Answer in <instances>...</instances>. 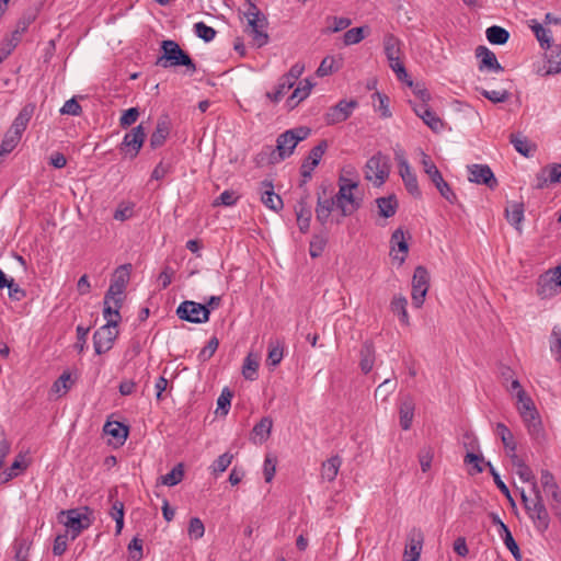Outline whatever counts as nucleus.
I'll use <instances>...</instances> for the list:
<instances>
[{
    "instance_id": "nucleus-27",
    "label": "nucleus",
    "mask_w": 561,
    "mask_h": 561,
    "mask_svg": "<svg viewBox=\"0 0 561 561\" xmlns=\"http://www.w3.org/2000/svg\"><path fill=\"white\" fill-rule=\"evenodd\" d=\"M170 134V123L167 117L158 119L156 129L150 136V147L152 149L160 148L165 142Z\"/></svg>"
},
{
    "instance_id": "nucleus-55",
    "label": "nucleus",
    "mask_w": 561,
    "mask_h": 561,
    "mask_svg": "<svg viewBox=\"0 0 561 561\" xmlns=\"http://www.w3.org/2000/svg\"><path fill=\"white\" fill-rule=\"evenodd\" d=\"M546 172H548V179H543L542 182L538 183L539 188H542L548 181L550 183H561V164L548 165Z\"/></svg>"
},
{
    "instance_id": "nucleus-62",
    "label": "nucleus",
    "mask_w": 561,
    "mask_h": 561,
    "mask_svg": "<svg viewBox=\"0 0 561 561\" xmlns=\"http://www.w3.org/2000/svg\"><path fill=\"white\" fill-rule=\"evenodd\" d=\"M364 27H354L344 33L343 42L345 45H354L364 38Z\"/></svg>"
},
{
    "instance_id": "nucleus-17",
    "label": "nucleus",
    "mask_w": 561,
    "mask_h": 561,
    "mask_svg": "<svg viewBox=\"0 0 561 561\" xmlns=\"http://www.w3.org/2000/svg\"><path fill=\"white\" fill-rule=\"evenodd\" d=\"M469 181L477 184H484L494 190L497 186V180L488 164L468 165Z\"/></svg>"
},
{
    "instance_id": "nucleus-47",
    "label": "nucleus",
    "mask_w": 561,
    "mask_h": 561,
    "mask_svg": "<svg viewBox=\"0 0 561 561\" xmlns=\"http://www.w3.org/2000/svg\"><path fill=\"white\" fill-rule=\"evenodd\" d=\"M259 368V360L252 357V354H249L243 364L242 375L248 380L256 379V373Z\"/></svg>"
},
{
    "instance_id": "nucleus-31",
    "label": "nucleus",
    "mask_w": 561,
    "mask_h": 561,
    "mask_svg": "<svg viewBox=\"0 0 561 561\" xmlns=\"http://www.w3.org/2000/svg\"><path fill=\"white\" fill-rule=\"evenodd\" d=\"M21 131L15 130L12 126L7 130L0 145V157L13 151L22 138Z\"/></svg>"
},
{
    "instance_id": "nucleus-45",
    "label": "nucleus",
    "mask_w": 561,
    "mask_h": 561,
    "mask_svg": "<svg viewBox=\"0 0 561 561\" xmlns=\"http://www.w3.org/2000/svg\"><path fill=\"white\" fill-rule=\"evenodd\" d=\"M510 139L517 152H519L524 157H529L531 154L533 148L526 137L512 134L510 136Z\"/></svg>"
},
{
    "instance_id": "nucleus-41",
    "label": "nucleus",
    "mask_w": 561,
    "mask_h": 561,
    "mask_svg": "<svg viewBox=\"0 0 561 561\" xmlns=\"http://www.w3.org/2000/svg\"><path fill=\"white\" fill-rule=\"evenodd\" d=\"M184 477V466L183 463H178L173 469L161 477V483L164 485L173 486L182 481Z\"/></svg>"
},
{
    "instance_id": "nucleus-44",
    "label": "nucleus",
    "mask_w": 561,
    "mask_h": 561,
    "mask_svg": "<svg viewBox=\"0 0 561 561\" xmlns=\"http://www.w3.org/2000/svg\"><path fill=\"white\" fill-rule=\"evenodd\" d=\"M548 75L561 72V45H556L549 55L548 59Z\"/></svg>"
},
{
    "instance_id": "nucleus-7",
    "label": "nucleus",
    "mask_w": 561,
    "mask_h": 561,
    "mask_svg": "<svg viewBox=\"0 0 561 561\" xmlns=\"http://www.w3.org/2000/svg\"><path fill=\"white\" fill-rule=\"evenodd\" d=\"M428 288L430 274L426 267L419 265L415 267L412 278V302L415 308L423 306Z\"/></svg>"
},
{
    "instance_id": "nucleus-61",
    "label": "nucleus",
    "mask_w": 561,
    "mask_h": 561,
    "mask_svg": "<svg viewBox=\"0 0 561 561\" xmlns=\"http://www.w3.org/2000/svg\"><path fill=\"white\" fill-rule=\"evenodd\" d=\"M481 94L493 103H503L510 98V92L506 90H482Z\"/></svg>"
},
{
    "instance_id": "nucleus-40",
    "label": "nucleus",
    "mask_w": 561,
    "mask_h": 561,
    "mask_svg": "<svg viewBox=\"0 0 561 561\" xmlns=\"http://www.w3.org/2000/svg\"><path fill=\"white\" fill-rule=\"evenodd\" d=\"M272 426H273L272 419L268 416H265V417H262L260 420V422L254 425L252 433L255 436L260 437V443H263L270 437Z\"/></svg>"
},
{
    "instance_id": "nucleus-11",
    "label": "nucleus",
    "mask_w": 561,
    "mask_h": 561,
    "mask_svg": "<svg viewBox=\"0 0 561 561\" xmlns=\"http://www.w3.org/2000/svg\"><path fill=\"white\" fill-rule=\"evenodd\" d=\"M396 160L398 161L399 174L402 178L407 191L413 197H421V191L417 184V179L412 168L409 165L404 154L396 151Z\"/></svg>"
},
{
    "instance_id": "nucleus-51",
    "label": "nucleus",
    "mask_w": 561,
    "mask_h": 561,
    "mask_svg": "<svg viewBox=\"0 0 561 561\" xmlns=\"http://www.w3.org/2000/svg\"><path fill=\"white\" fill-rule=\"evenodd\" d=\"M496 433L501 437V440H502L505 449L513 450L515 439H514V436H513L512 432L510 431V428L503 423H497L496 424Z\"/></svg>"
},
{
    "instance_id": "nucleus-20",
    "label": "nucleus",
    "mask_w": 561,
    "mask_h": 561,
    "mask_svg": "<svg viewBox=\"0 0 561 561\" xmlns=\"http://www.w3.org/2000/svg\"><path fill=\"white\" fill-rule=\"evenodd\" d=\"M520 416L526 425L529 436L538 443L543 442L546 434L538 411L534 410L531 412H524Z\"/></svg>"
},
{
    "instance_id": "nucleus-3",
    "label": "nucleus",
    "mask_w": 561,
    "mask_h": 561,
    "mask_svg": "<svg viewBox=\"0 0 561 561\" xmlns=\"http://www.w3.org/2000/svg\"><path fill=\"white\" fill-rule=\"evenodd\" d=\"M424 172L427 174L432 183L435 185L442 197H444L450 204L457 203V196L449 186V184L443 179L440 171L437 169L433 160L426 153L422 152V161Z\"/></svg>"
},
{
    "instance_id": "nucleus-30",
    "label": "nucleus",
    "mask_w": 561,
    "mask_h": 561,
    "mask_svg": "<svg viewBox=\"0 0 561 561\" xmlns=\"http://www.w3.org/2000/svg\"><path fill=\"white\" fill-rule=\"evenodd\" d=\"M34 112H35V104L34 103L25 104L21 108V111L18 114V116L14 118V121H13L11 126L15 130L24 133V130L26 129V127H27L32 116L34 115Z\"/></svg>"
},
{
    "instance_id": "nucleus-43",
    "label": "nucleus",
    "mask_w": 561,
    "mask_h": 561,
    "mask_svg": "<svg viewBox=\"0 0 561 561\" xmlns=\"http://www.w3.org/2000/svg\"><path fill=\"white\" fill-rule=\"evenodd\" d=\"M531 30L537 38V41L540 43V46L542 48H549L551 43V32L548 28H545L541 24L537 23L536 21H533Z\"/></svg>"
},
{
    "instance_id": "nucleus-5",
    "label": "nucleus",
    "mask_w": 561,
    "mask_h": 561,
    "mask_svg": "<svg viewBox=\"0 0 561 561\" xmlns=\"http://www.w3.org/2000/svg\"><path fill=\"white\" fill-rule=\"evenodd\" d=\"M118 335L117 320L108 319L107 322L98 329L93 334L94 350L98 355L108 352Z\"/></svg>"
},
{
    "instance_id": "nucleus-64",
    "label": "nucleus",
    "mask_w": 561,
    "mask_h": 561,
    "mask_svg": "<svg viewBox=\"0 0 561 561\" xmlns=\"http://www.w3.org/2000/svg\"><path fill=\"white\" fill-rule=\"evenodd\" d=\"M336 70L335 59L332 56H327L321 61L319 68L317 69V75L319 77H325Z\"/></svg>"
},
{
    "instance_id": "nucleus-37",
    "label": "nucleus",
    "mask_w": 561,
    "mask_h": 561,
    "mask_svg": "<svg viewBox=\"0 0 561 561\" xmlns=\"http://www.w3.org/2000/svg\"><path fill=\"white\" fill-rule=\"evenodd\" d=\"M378 80L377 78H370L367 80L366 88L367 90H374L373 94V105L378 108L380 115L382 117L386 116V105H385V96L377 90Z\"/></svg>"
},
{
    "instance_id": "nucleus-22",
    "label": "nucleus",
    "mask_w": 561,
    "mask_h": 561,
    "mask_svg": "<svg viewBox=\"0 0 561 561\" xmlns=\"http://www.w3.org/2000/svg\"><path fill=\"white\" fill-rule=\"evenodd\" d=\"M60 515L67 516L64 524L73 533L72 538H76L83 529H87L91 525L90 518L78 510L61 512Z\"/></svg>"
},
{
    "instance_id": "nucleus-46",
    "label": "nucleus",
    "mask_w": 561,
    "mask_h": 561,
    "mask_svg": "<svg viewBox=\"0 0 561 561\" xmlns=\"http://www.w3.org/2000/svg\"><path fill=\"white\" fill-rule=\"evenodd\" d=\"M31 542L25 538H20L14 541V559L15 561H27Z\"/></svg>"
},
{
    "instance_id": "nucleus-15",
    "label": "nucleus",
    "mask_w": 561,
    "mask_h": 561,
    "mask_svg": "<svg viewBox=\"0 0 561 561\" xmlns=\"http://www.w3.org/2000/svg\"><path fill=\"white\" fill-rule=\"evenodd\" d=\"M130 271L131 264H124L115 270L110 288L106 291V298L121 297L129 282Z\"/></svg>"
},
{
    "instance_id": "nucleus-25",
    "label": "nucleus",
    "mask_w": 561,
    "mask_h": 561,
    "mask_svg": "<svg viewBox=\"0 0 561 561\" xmlns=\"http://www.w3.org/2000/svg\"><path fill=\"white\" fill-rule=\"evenodd\" d=\"M297 216V224L301 232H306L309 229L311 220V206L309 204V193L305 191L304 195L295 208Z\"/></svg>"
},
{
    "instance_id": "nucleus-38",
    "label": "nucleus",
    "mask_w": 561,
    "mask_h": 561,
    "mask_svg": "<svg viewBox=\"0 0 561 561\" xmlns=\"http://www.w3.org/2000/svg\"><path fill=\"white\" fill-rule=\"evenodd\" d=\"M284 345L280 341H271L268 343L267 364L270 366H277L283 359Z\"/></svg>"
},
{
    "instance_id": "nucleus-48",
    "label": "nucleus",
    "mask_w": 561,
    "mask_h": 561,
    "mask_svg": "<svg viewBox=\"0 0 561 561\" xmlns=\"http://www.w3.org/2000/svg\"><path fill=\"white\" fill-rule=\"evenodd\" d=\"M485 466L489 468L491 476L493 477L494 483L500 489V491L505 495V497L510 501V503L514 506L515 502L511 495L510 489L503 482L497 471L494 469L490 461L485 462Z\"/></svg>"
},
{
    "instance_id": "nucleus-59",
    "label": "nucleus",
    "mask_w": 561,
    "mask_h": 561,
    "mask_svg": "<svg viewBox=\"0 0 561 561\" xmlns=\"http://www.w3.org/2000/svg\"><path fill=\"white\" fill-rule=\"evenodd\" d=\"M239 196L234 191L222 192L213 203L214 206H232L237 203Z\"/></svg>"
},
{
    "instance_id": "nucleus-19",
    "label": "nucleus",
    "mask_w": 561,
    "mask_h": 561,
    "mask_svg": "<svg viewBox=\"0 0 561 561\" xmlns=\"http://www.w3.org/2000/svg\"><path fill=\"white\" fill-rule=\"evenodd\" d=\"M526 512L538 531L545 533L549 528L550 517L543 500L531 501Z\"/></svg>"
},
{
    "instance_id": "nucleus-18",
    "label": "nucleus",
    "mask_w": 561,
    "mask_h": 561,
    "mask_svg": "<svg viewBox=\"0 0 561 561\" xmlns=\"http://www.w3.org/2000/svg\"><path fill=\"white\" fill-rule=\"evenodd\" d=\"M424 535L421 529L413 528L409 535L404 548L403 561H420Z\"/></svg>"
},
{
    "instance_id": "nucleus-21",
    "label": "nucleus",
    "mask_w": 561,
    "mask_h": 561,
    "mask_svg": "<svg viewBox=\"0 0 561 561\" xmlns=\"http://www.w3.org/2000/svg\"><path fill=\"white\" fill-rule=\"evenodd\" d=\"M520 416L526 425L529 436L538 443L543 442L546 434L538 411L534 410L531 412H524Z\"/></svg>"
},
{
    "instance_id": "nucleus-14",
    "label": "nucleus",
    "mask_w": 561,
    "mask_h": 561,
    "mask_svg": "<svg viewBox=\"0 0 561 561\" xmlns=\"http://www.w3.org/2000/svg\"><path fill=\"white\" fill-rule=\"evenodd\" d=\"M327 148H328L327 140H321L316 147H313L311 149V151L309 152V156L302 162L301 168H300V173L302 176V180L299 184L300 187L305 186L307 181L309 179H311L312 171L319 164Z\"/></svg>"
},
{
    "instance_id": "nucleus-63",
    "label": "nucleus",
    "mask_w": 561,
    "mask_h": 561,
    "mask_svg": "<svg viewBox=\"0 0 561 561\" xmlns=\"http://www.w3.org/2000/svg\"><path fill=\"white\" fill-rule=\"evenodd\" d=\"M219 346V341L216 336H213L207 345L199 352L198 359L202 362L208 360L217 351Z\"/></svg>"
},
{
    "instance_id": "nucleus-23",
    "label": "nucleus",
    "mask_w": 561,
    "mask_h": 561,
    "mask_svg": "<svg viewBox=\"0 0 561 561\" xmlns=\"http://www.w3.org/2000/svg\"><path fill=\"white\" fill-rule=\"evenodd\" d=\"M260 192L261 201L266 207L275 211L283 208V201L280 196L274 192V185L271 181H262Z\"/></svg>"
},
{
    "instance_id": "nucleus-8",
    "label": "nucleus",
    "mask_w": 561,
    "mask_h": 561,
    "mask_svg": "<svg viewBox=\"0 0 561 561\" xmlns=\"http://www.w3.org/2000/svg\"><path fill=\"white\" fill-rule=\"evenodd\" d=\"M386 156L378 151L365 165V179L374 186L379 187L385 183Z\"/></svg>"
},
{
    "instance_id": "nucleus-10",
    "label": "nucleus",
    "mask_w": 561,
    "mask_h": 561,
    "mask_svg": "<svg viewBox=\"0 0 561 561\" xmlns=\"http://www.w3.org/2000/svg\"><path fill=\"white\" fill-rule=\"evenodd\" d=\"M145 138V128L142 125H138L124 136V139L119 146V150L134 159L139 153Z\"/></svg>"
},
{
    "instance_id": "nucleus-42",
    "label": "nucleus",
    "mask_w": 561,
    "mask_h": 561,
    "mask_svg": "<svg viewBox=\"0 0 561 561\" xmlns=\"http://www.w3.org/2000/svg\"><path fill=\"white\" fill-rule=\"evenodd\" d=\"M500 537L502 538L505 547L512 552L516 560L520 559V551L518 545L516 543L513 535L507 526L502 527V531H500Z\"/></svg>"
},
{
    "instance_id": "nucleus-33",
    "label": "nucleus",
    "mask_w": 561,
    "mask_h": 561,
    "mask_svg": "<svg viewBox=\"0 0 561 561\" xmlns=\"http://www.w3.org/2000/svg\"><path fill=\"white\" fill-rule=\"evenodd\" d=\"M123 305V298H106L104 297V309H103V316L105 319H112L117 320V323L121 321L122 317L119 313V309Z\"/></svg>"
},
{
    "instance_id": "nucleus-50",
    "label": "nucleus",
    "mask_w": 561,
    "mask_h": 561,
    "mask_svg": "<svg viewBox=\"0 0 561 561\" xmlns=\"http://www.w3.org/2000/svg\"><path fill=\"white\" fill-rule=\"evenodd\" d=\"M294 85L287 79L280 77L279 82L276 87L275 92H267L266 98H268L272 102H278L285 93L290 90Z\"/></svg>"
},
{
    "instance_id": "nucleus-26",
    "label": "nucleus",
    "mask_w": 561,
    "mask_h": 561,
    "mask_svg": "<svg viewBox=\"0 0 561 561\" xmlns=\"http://www.w3.org/2000/svg\"><path fill=\"white\" fill-rule=\"evenodd\" d=\"M400 426L407 431L412 425L414 416V402L409 396H403L399 404Z\"/></svg>"
},
{
    "instance_id": "nucleus-16",
    "label": "nucleus",
    "mask_w": 561,
    "mask_h": 561,
    "mask_svg": "<svg viewBox=\"0 0 561 561\" xmlns=\"http://www.w3.org/2000/svg\"><path fill=\"white\" fill-rule=\"evenodd\" d=\"M321 192H318L317 206H316V218L324 226L334 207H336V201L331 194H327V186L321 185Z\"/></svg>"
},
{
    "instance_id": "nucleus-49",
    "label": "nucleus",
    "mask_w": 561,
    "mask_h": 561,
    "mask_svg": "<svg viewBox=\"0 0 561 561\" xmlns=\"http://www.w3.org/2000/svg\"><path fill=\"white\" fill-rule=\"evenodd\" d=\"M419 462L421 466V469L423 472H427L431 469L432 461L434 458V449L431 446H425L420 449L419 455Z\"/></svg>"
},
{
    "instance_id": "nucleus-39",
    "label": "nucleus",
    "mask_w": 561,
    "mask_h": 561,
    "mask_svg": "<svg viewBox=\"0 0 561 561\" xmlns=\"http://www.w3.org/2000/svg\"><path fill=\"white\" fill-rule=\"evenodd\" d=\"M486 38L491 44L504 45L510 38V33L501 26L493 25L486 30Z\"/></svg>"
},
{
    "instance_id": "nucleus-34",
    "label": "nucleus",
    "mask_w": 561,
    "mask_h": 561,
    "mask_svg": "<svg viewBox=\"0 0 561 561\" xmlns=\"http://www.w3.org/2000/svg\"><path fill=\"white\" fill-rule=\"evenodd\" d=\"M342 460L339 456H333L322 463L321 477L322 479L332 482L339 472Z\"/></svg>"
},
{
    "instance_id": "nucleus-32",
    "label": "nucleus",
    "mask_w": 561,
    "mask_h": 561,
    "mask_svg": "<svg viewBox=\"0 0 561 561\" xmlns=\"http://www.w3.org/2000/svg\"><path fill=\"white\" fill-rule=\"evenodd\" d=\"M524 204L515 202L505 208V217L511 225L520 230V224L524 220Z\"/></svg>"
},
{
    "instance_id": "nucleus-52",
    "label": "nucleus",
    "mask_w": 561,
    "mask_h": 561,
    "mask_svg": "<svg viewBox=\"0 0 561 561\" xmlns=\"http://www.w3.org/2000/svg\"><path fill=\"white\" fill-rule=\"evenodd\" d=\"M187 534L191 539H201L205 534V526L201 518L192 517L188 523Z\"/></svg>"
},
{
    "instance_id": "nucleus-60",
    "label": "nucleus",
    "mask_w": 561,
    "mask_h": 561,
    "mask_svg": "<svg viewBox=\"0 0 561 561\" xmlns=\"http://www.w3.org/2000/svg\"><path fill=\"white\" fill-rule=\"evenodd\" d=\"M371 346L365 344L360 351L362 359H360V368L363 373L368 374L374 365V359L371 357Z\"/></svg>"
},
{
    "instance_id": "nucleus-35",
    "label": "nucleus",
    "mask_w": 561,
    "mask_h": 561,
    "mask_svg": "<svg viewBox=\"0 0 561 561\" xmlns=\"http://www.w3.org/2000/svg\"><path fill=\"white\" fill-rule=\"evenodd\" d=\"M408 300L404 297H393L391 301V310L392 312L398 316L400 322L408 327L410 324L409 320V313L407 310Z\"/></svg>"
},
{
    "instance_id": "nucleus-54",
    "label": "nucleus",
    "mask_w": 561,
    "mask_h": 561,
    "mask_svg": "<svg viewBox=\"0 0 561 561\" xmlns=\"http://www.w3.org/2000/svg\"><path fill=\"white\" fill-rule=\"evenodd\" d=\"M550 351L556 354V359L561 362V330L557 327L551 331Z\"/></svg>"
},
{
    "instance_id": "nucleus-12",
    "label": "nucleus",
    "mask_w": 561,
    "mask_h": 561,
    "mask_svg": "<svg viewBox=\"0 0 561 561\" xmlns=\"http://www.w3.org/2000/svg\"><path fill=\"white\" fill-rule=\"evenodd\" d=\"M358 106L356 100H341L336 105L331 106L324 115L328 125H335L345 122Z\"/></svg>"
},
{
    "instance_id": "nucleus-28",
    "label": "nucleus",
    "mask_w": 561,
    "mask_h": 561,
    "mask_svg": "<svg viewBox=\"0 0 561 561\" xmlns=\"http://www.w3.org/2000/svg\"><path fill=\"white\" fill-rule=\"evenodd\" d=\"M277 152L280 160H284L285 158L289 157L293 152L296 146L298 145L293 137L291 130H286L285 133L280 134L277 137Z\"/></svg>"
},
{
    "instance_id": "nucleus-56",
    "label": "nucleus",
    "mask_w": 561,
    "mask_h": 561,
    "mask_svg": "<svg viewBox=\"0 0 561 561\" xmlns=\"http://www.w3.org/2000/svg\"><path fill=\"white\" fill-rule=\"evenodd\" d=\"M194 31H195V34L204 39L205 42H210L215 38L216 36V31L215 28L206 25L204 22H197L195 25H194Z\"/></svg>"
},
{
    "instance_id": "nucleus-53",
    "label": "nucleus",
    "mask_w": 561,
    "mask_h": 561,
    "mask_svg": "<svg viewBox=\"0 0 561 561\" xmlns=\"http://www.w3.org/2000/svg\"><path fill=\"white\" fill-rule=\"evenodd\" d=\"M517 401H518V412L519 414H523L524 412H531L534 410H537L535 407L534 401L526 393L524 389H519V391L516 393Z\"/></svg>"
},
{
    "instance_id": "nucleus-1",
    "label": "nucleus",
    "mask_w": 561,
    "mask_h": 561,
    "mask_svg": "<svg viewBox=\"0 0 561 561\" xmlns=\"http://www.w3.org/2000/svg\"><path fill=\"white\" fill-rule=\"evenodd\" d=\"M161 56L158 57L156 65L162 68L184 67L185 73L192 76L196 72V65L187 51L172 39H165L161 43Z\"/></svg>"
},
{
    "instance_id": "nucleus-29",
    "label": "nucleus",
    "mask_w": 561,
    "mask_h": 561,
    "mask_svg": "<svg viewBox=\"0 0 561 561\" xmlns=\"http://www.w3.org/2000/svg\"><path fill=\"white\" fill-rule=\"evenodd\" d=\"M313 88V83L309 79H305L299 82V85L294 90L293 94L287 99V106L293 110L295 108L302 100H305L311 92Z\"/></svg>"
},
{
    "instance_id": "nucleus-36",
    "label": "nucleus",
    "mask_w": 561,
    "mask_h": 561,
    "mask_svg": "<svg viewBox=\"0 0 561 561\" xmlns=\"http://www.w3.org/2000/svg\"><path fill=\"white\" fill-rule=\"evenodd\" d=\"M103 431L118 442H124L128 435V427L119 422H106Z\"/></svg>"
},
{
    "instance_id": "nucleus-57",
    "label": "nucleus",
    "mask_w": 561,
    "mask_h": 561,
    "mask_svg": "<svg viewBox=\"0 0 561 561\" xmlns=\"http://www.w3.org/2000/svg\"><path fill=\"white\" fill-rule=\"evenodd\" d=\"M327 238L323 236H313L312 240L310 241V248L309 253L311 257H318L322 254L325 245H327Z\"/></svg>"
},
{
    "instance_id": "nucleus-13",
    "label": "nucleus",
    "mask_w": 561,
    "mask_h": 561,
    "mask_svg": "<svg viewBox=\"0 0 561 561\" xmlns=\"http://www.w3.org/2000/svg\"><path fill=\"white\" fill-rule=\"evenodd\" d=\"M410 239H411V234L408 233V237H405V233L401 228H398L391 234L390 255L392 256V261L397 262L399 266H401L407 260V256L409 253L408 240H410Z\"/></svg>"
},
{
    "instance_id": "nucleus-6",
    "label": "nucleus",
    "mask_w": 561,
    "mask_h": 561,
    "mask_svg": "<svg viewBox=\"0 0 561 561\" xmlns=\"http://www.w3.org/2000/svg\"><path fill=\"white\" fill-rule=\"evenodd\" d=\"M210 311L207 306L192 301L185 300L180 304L176 309V316L181 320H185L192 323H204L209 320Z\"/></svg>"
},
{
    "instance_id": "nucleus-58",
    "label": "nucleus",
    "mask_w": 561,
    "mask_h": 561,
    "mask_svg": "<svg viewBox=\"0 0 561 561\" xmlns=\"http://www.w3.org/2000/svg\"><path fill=\"white\" fill-rule=\"evenodd\" d=\"M233 459V455L225 453L220 455L213 463L211 470L215 474L226 471Z\"/></svg>"
},
{
    "instance_id": "nucleus-24",
    "label": "nucleus",
    "mask_w": 561,
    "mask_h": 561,
    "mask_svg": "<svg viewBox=\"0 0 561 561\" xmlns=\"http://www.w3.org/2000/svg\"><path fill=\"white\" fill-rule=\"evenodd\" d=\"M476 56L480 59L479 70L488 69L494 72H502L504 68L497 61L496 56L485 46H478Z\"/></svg>"
},
{
    "instance_id": "nucleus-4",
    "label": "nucleus",
    "mask_w": 561,
    "mask_h": 561,
    "mask_svg": "<svg viewBox=\"0 0 561 561\" xmlns=\"http://www.w3.org/2000/svg\"><path fill=\"white\" fill-rule=\"evenodd\" d=\"M399 41L388 35V67L394 72L397 79L404 85L412 88L413 80L399 58Z\"/></svg>"
},
{
    "instance_id": "nucleus-2",
    "label": "nucleus",
    "mask_w": 561,
    "mask_h": 561,
    "mask_svg": "<svg viewBox=\"0 0 561 561\" xmlns=\"http://www.w3.org/2000/svg\"><path fill=\"white\" fill-rule=\"evenodd\" d=\"M356 187V182L340 178V188L334 198L336 201V208L344 217L351 216L359 207V201H357L353 194V190Z\"/></svg>"
},
{
    "instance_id": "nucleus-9",
    "label": "nucleus",
    "mask_w": 561,
    "mask_h": 561,
    "mask_svg": "<svg viewBox=\"0 0 561 561\" xmlns=\"http://www.w3.org/2000/svg\"><path fill=\"white\" fill-rule=\"evenodd\" d=\"M267 26L268 21L265 15L247 20L244 33L251 37L253 46L261 48L268 43Z\"/></svg>"
}]
</instances>
